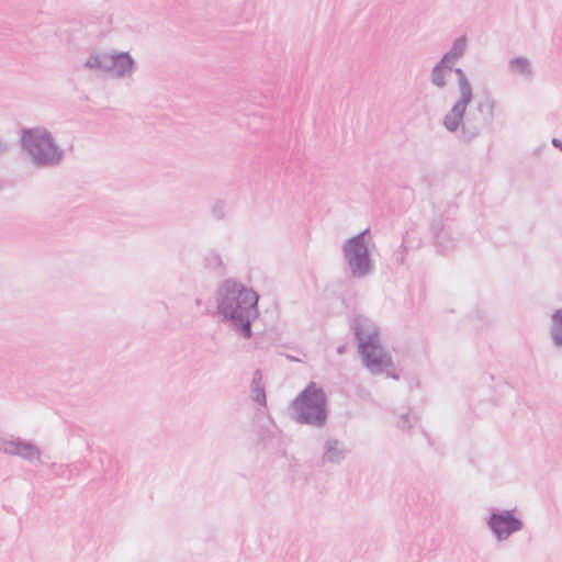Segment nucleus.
<instances>
[{
    "instance_id": "1",
    "label": "nucleus",
    "mask_w": 562,
    "mask_h": 562,
    "mask_svg": "<svg viewBox=\"0 0 562 562\" xmlns=\"http://www.w3.org/2000/svg\"><path fill=\"white\" fill-rule=\"evenodd\" d=\"M259 295L252 289L234 280H226L217 292V313L223 323L245 339H250L252 322L258 318Z\"/></svg>"
},
{
    "instance_id": "2",
    "label": "nucleus",
    "mask_w": 562,
    "mask_h": 562,
    "mask_svg": "<svg viewBox=\"0 0 562 562\" xmlns=\"http://www.w3.org/2000/svg\"><path fill=\"white\" fill-rule=\"evenodd\" d=\"M352 329L364 367L374 375L386 373L389 378L400 380L398 373L389 370L394 368V362L381 344L379 327L368 317L357 315L353 318Z\"/></svg>"
},
{
    "instance_id": "3",
    "label": "nucleus",
    "mask_w": 562,
    "mask_h": 562,
    "mask_svg": "<svg viewBox=\"0 0 562 562\" xmlns=\"http://www.w3.org/2000/svg\"><path fill=\"white\" fill-rule=\"evenodd\" d=\"M22 149L38 168H52L60 165L65 151L55 142L45 127H24L21 131Z\"/></svg>"
},
{
    "instance_id": "4",
    "label": "nucleus",
    "mask_w": 562,
    "mask_h": 562,
    "mask_svg": "<svg viewBox=\"0 0 562 562\" xmlns=\"http://www.w3.org/2000/svg\"><path fill=\"white\" fill-rule=\"evenodd\" d=\"M291 411L299 424L324 427L328 419L325 391L315 382H310L292 401Z\"/></svg>"
},
{
    "instance_id": "5",
    "label": "nucleus",
    "mask_w": 562,
    "mask_h": 562,
    "mask_svg": "<svg viewBox=\"0 0 562 562\" xmlns=\"http://www.w3.org/2000/svg\"><path fill=\"white\" fill-rule=\"evenodd\" d=\"M495 105L496 100L491 93H486L483 99L477 101L474 109L467 112L463 111L461 119L458 121V125L451 128L443 125L448 132H457L460 128V140L470 143L480 136L483 130H492L495 119Z\"/></svg>"
},
{
    "instance_id": "6",
    "label": "nucleus",
    "mask_w": 562,
    "mask_h": 562,
    "mask_svg": "<svg viewBox=\"0 0 562 562\" xmlns=\"http://www.w3.org/2000/svg\"><path fill=\"white\" fill-rule=\"evenodd\" d=\"M370 239V229L366 228L348 238L342 245V256L353 278L362 279L373 272L374 262L369 248Z\"/></svg>"
},
{
    "instance_id": "7",
    "label": "nucleus",
    "mask_w": 562,
    "mask_h": 562,
    "mask_svg": "<svg viewBox=\"0 0 562 562\" xmlns=\"http://www.w3.org/2000/svg\"><path fill=\"white\" fill-rule=\"evenodd\" d=\"M486 525L497 541H505L513 533L524 529V521L516 516L515 509L492 510Z\"/></svg>"
},
{
    "instance_id": "8",
    "label": "nucleus",
    "mask_w": 562,
    "mask_h": 562,
    "mask_svg": "<svg viewBox=\"0 0 562 562\" xmlns=\"http://www.w3.org/2000/svg\"><path fill=\"white\" fill-rule=\"evenodd\" d=\"M452 72H454L458 77V86L460 91V98L456 101L452 108L448 111V113L443 116V125H447L451 128H456L458 125V121L461 119L463 111L468 108L473 99L472 86L465 75V72L461 68H454L452 66Z\"/></svg>"
},
{
    "instance_id": "9",
    "label": "nucleus",
    "mask_w": 562,
    "mask_h": 562,
    "mask_svg": "<svg viewBox=\"0 0 562 562\" xmlns=\"http://www.w3.org/2000/svg\"><path fill=\"white\" fill-rule=\"evenodd\" d=\"M430 229L438 251L446 254L456 247V238L451 234V227L445 222L442 215L432 218Z\"/></svg>"
},
{
    "instance_id": "10",
    "label": "nucleus",
    "mask_w": 562,
    "mask_h": 562,
    "mask_svg": "<svg viewBox=\"0 0 562 562\" xmlns=\"http://www.w3.org/2000/svg\"><path fill=\"white\" fill-rule=\"evenodd\" d=\"M136 70V61L128 52L112 50L111 71L115 78H126Z\"/></svg>"
},
{
    "instance_id": "11",
    "label": "nucleus",
    "mask_w": 562,
    "mask_h": 562,
    "mask_svg": "<svg viewBox=\"0 0 562 562\" xmlns=\"http://www.w3.org/2000/svg\"><path fill=\"white\" fill-rule=\"evenodd\" d=\"M347 452L342 442L338 439L329 438L324 445V453L321 460L322 464H340L346 459Z\"/></svg>"
},
{
    "instance_id": "12",
    "label": "nucleus",
    "mask_w": 562,
    "mask_h": 562,
    "mask_svg": "<svg viewBox=\"0 0 562 562\" xmlns=\"http://www.w3.org/2000/svg\"><path fill=\"white\" fill-rule=\"evenodd\" d=\"M111 59H112V50L111 52H94L91 53L88 59L85 63V67L90 70H100L103 72L111 71Z\"/></svg>"
},
{
    "instance_id": "13",
    "label": "nucleus",
    "mask_w": 562,
    "mask_h": 562,
    "mask_svg": "<svg viewBox=\"0 0 562 562\" xmlns=\"http://www.w3.org/2000/svg\"><path fill=\"white\" fill-rule=\"evenodd\" d=\"M452 64L440 58L431 69L430 82L439 89L445 88L447 86V78L452 72Z\"/></svg>"
},
{
    "instance_id": "14",
    "label": "nucleus",
    "mask_w": 562,
    "mask_h": 562,
    "mask_svg": "<svg viewBox=\"0 0 562 562\" xmlns=\"http://www.w3.org/2000/svg\"><path fill=\"white\" fill-rule=\"evenodd\" d=\"M468 46V38L465 35L457 37L452 46L446 52L441 58L454 66V64L464 55Z\"/></svg>"
},
{
    "instance_id": "15",
    "label": "nucleus",
    "mask_w": 562,
    "mask_h": 562,
    "mask_svg": "<svg viewBox=\"0 0 562 562\" xmlns=\"http://www.w3.org/2000/svg\"><path fill=\"white\" fill-rule=\"evenodd\" d=\"M549 334L553 346L562 348V308H558L551 314Z\"/></svg>"
},
{
    "instance_id": "16",
    "label": "nucleus",
    "mask_w": 562,
    "mask_h": 562,
    "mask_svg": "<svg viewBox=\"0 0 562 562\" xmlns=\"http://www.w3.org/2000/svg\"><path fill=\"white\" fill-rule=\"evenodd\" d=\"M250 394L252 401H255L259 405H266V390L262 385V371L260 369L255 370L252 374L251 385H250Z\"/></svg>"
},
{
    "instance_id": "17",
    "label": "nucleus",
    "mask_w": 562,
    "mask_h": 562,
    "mask_svg": "<svg viewBox=\"0 0 562 562\" xmlns=\"http://www.w3.org/2000/svg\"><path fill=\"white\" fill-rule=\"evenodd\" d=\"M18 445L19 448L16 449L15 456L21 457L23 460L29 462H33L35 460L40 461L41 451L34 443L21 439Z\"/></svg>"
},
{
    "instance_id": "18",
    "label": "nucleus",
    "mask_w": 562,
    "mask_h": 562,
    "mask_svg": "<svg viewBox=\"0 0 562 562\" xmlns=\"http://www.w3.org/2000/svg\"><path fill=\"white\" fill-rule=\"evenodd\" d=\"M508 69L512 74L530 78L532 76L531 64L526 57H514L508 63Z\"/></svg>"
},
{
    "instance_id": "19",
    "label": "nucleus",
    "mask_w": 562,
    "mask_h": 562,
    "mask_svg": "<svg viewBox=\"0 0 562 562\" xmlns=\"http://www.w3.org/2000/svg\"><path fill=\"white\" fill-rule=\"evenodd\" d=\"M205 268L222 273L224 270V263L218 252L211 250L204 257Z\"/></svg>"
},
{
    "instance_id": "20",
    "label": "nucleus",
    "mask_w": 562,
    "mask_h": 562,
    "mask_svg": "<svg viewBox=\"0 0 562 562\" xmlns=\"http://www.w3.org/2000/svg\"><path fill=\"white\" fill-rule=\"evenodd\" d=\"M19 440H21V438H0V451L9 456H15L16 449L19 448Z\"/></svg>"
},
{
    "instance_id": "21",
    "label": "nucleus",
    "mask_w": 562,
    "mask_h": 562,
    "mask_svg": "<svg viewBox=\"0 0 562 562\" xmlns=\"http://www.w3.org/2000/svg\"><path fill=\"white\" fill-rule=\"evenodd\" d=\"M417 423V418H413L409 413L402 414L397 422V427L401 430H408Z\"/></svg>"
},
{
    "instance_id": "22",
    "label": "nucleus",
    "mask_w": 562,
    "mask_h": 562,
    "mask_svg": "<svg viewBox=\"0 0 562 562\" xmlns=\"http://www.w3.org/2000/svg\"><path fill=\"white\" fill-rule=\"evenodd\" d=\"M52 469L54 470V474L57 476L66 477L68 480L72 476L74 470L69 465L53 463Z\"/></svg>"
},
{
    "instance_id": "23",
    "label": "nucleus",
    "mask_w": 562,
    "mask_h": 562,
    "mask_svg": "<svg viewBox=\"0 0 562 562\" xmlns=\"http://www.w3.org/2000/svg\"><path fill=\"white\" fill-rule=\"evenodd\" d=\"M225 210L226 205L223 201L218 200L216 201L212 206V215L216 220H224L225 218Z\"/></svg>"
},
{
    "instance_id": "24",
    "label": "nucleus",
    "mask_w": 562,
    "mask_h": 562,
    "mask_svg": "<svg viewBox=\"0 0 562 562\" xmlns=\"http://www.w3.org/2000/svg\"><path fill=\"white\" fill-rule=\"evenodd\" d=\"M403 243H405V240ZM401 248L403 249V251H402L401 256L396 258V261L398 265L404 263V252L406 251V247L404 244L401 245Z\"/></svg>"
},
{
    "instance_id": "25",
    "label": "nucleus",
    "mask_w": 562,
    "mask_h": 562,
    "mask_svg": "<svg viewBox=\"0 0 562 562\" xmlns=\"http://www.w3.org/2000/svg\"><path fill=\"white\" fill-rule=\"evenodd\" d=\"M552 145L562 151V140L559 138H552Z\"/></svg>"
},
{
    "instance_id": "26",
    "label": "nucleus",
    "mask_w": 562,
    "mask_h": 562,
    "mask_svg": "<svg viewBox=\"0 0 562 562\" xmlns=\"http://www.w3.org/2000/svg\"><path fill=\"white\" fill-rule=\"evenodd\" d=\"M8 150V146L7 144L0 138V156H2L3 154H5Z\"/></svg>"
},
{
    "instance_id": "27",
    "label": "nucleus",
    "mask_w": 562,
    "mask_h": 562,
    "mask_svg": "<svg viewBox=\"0 0 562 562\" xmlns=\"http://www.w3.org/2000/svg\"><path fill=\"white\" fill-rule=\"evenodd\" d=\"M194 303H195V305L199 307V306H201V305H202V300H201V299H199V297H196V299L194 300Z\"/></svg>"
},
{
    "instance_id": "28",
    "label": "nucleus",
    "mask_w": 562,
    "mask_h": 562,
    "mask_svg": "<svg viewBox=\"0 0 562 562\" xmlns=\"http://www.w3.org/2000/svg\"><path fill=\"white\" fill-rule=\"evenodd\" d=\"M337 352L340 353V355L344 353L345 352V346H339L337 348Z\"/></svg>"
},
{
    "instance_id": "29",
    "label": "nucleus",
    "mask_w": 562,
    "mask_h": 562,
    "mask_svg": "<svg viewBox=\"0 0 562 562\" xmlns=\"http://www.w3.org/2000/svg\"><path fill=\"white\" fill-rule=\"evenodd\" d=\"M288 358H289V359H291V360H293V361H295V360H296V359L294 358V356H291V357H290V356H288Z\"/></svg>"
}]
</instances>
